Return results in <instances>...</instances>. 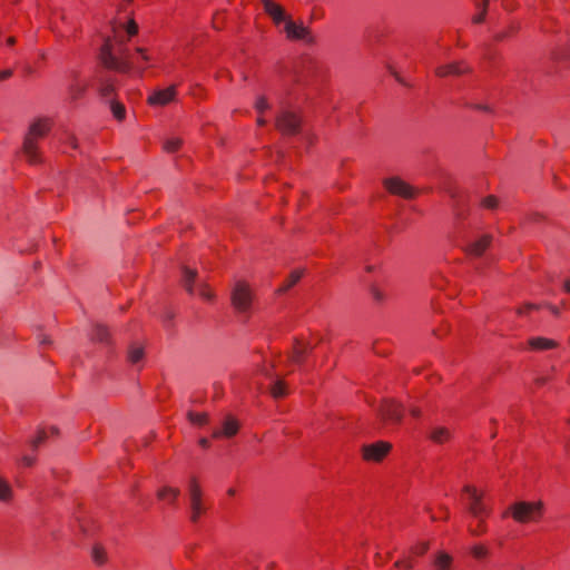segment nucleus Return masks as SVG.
Instances as JSON below:
<instances>
[{"label": "nucleus", "instance_id": "obj_17", "mask_svg": "<svg viewBox=\"0 0 570 570\" xmlns=\"http://www.w3.org/2000/svg\"><path fill=\"white\" fill-rule=\"evenodd\" d=\"M491 236L483 235L468 246V253L473 256L482 255L491 244Z\"/></svg>", "mask_w": 570, "mask_h": 570}, {"label": "nucleus", "instance_id": "obj_21", "mask_svg": "<svg viewBox=\"0 0 570 570\" xmlns=\"http://www.w3.org/2000/svg\"><path fill=\"white\" fill-rule=\"evenodd\" d=\"M180 494V490L178 488H173L169 485H165L157 492V498L161 501L174 503Z\"/></svg>", "mask_w": 570, "mask_h": 570}, {"label": "nucleus", "instance_id": "obj_45", "mask_svg": "<svg viewBox=\"0 0 570 570\" xmlns=\"http://www.w3.org/2000/svg\"><path fill=\"white\" fill-rule=\"evenodd\" d=\"M68 142L70 144V146L76 149L77 148V139L73 137V136H68Z\"/></svg>", "mask_w": 570, "mask_h": 570}, {"label": "nucleus", "instance_id": "obj_47", "mask_svg": "<svg viewBox=\"0 0 570 570\" xmlns=\"http://www.w3.org/2000/svg\"><path fill=\"white\" fill-rule=\"evenodd\" d=\"M563 288L567 293H570V279H567L563 284Z\"/></svg>", "mask_w": 570, "mask_h": 570}, {"label": "nucleus", "instance_id": "obj_41", "mask_svg": "<svg viewBox=\"0 0 570 570\" xmlns=\"http://www.w3.org/2000/svg\"><path fill=\"white\" fill-rule=\"evenodd\" d=\"M428 550H429V543L428 542L417 543V544H415L412 548V552L417 554V556L424 554Z\"/></svg>", "mask_w": 570, "mask_h": 570}, {"label": "nucleus", "instance_id": "obj_4", "mask_svg": "<svg viewBox=\"0 0 570 570\" xmlns=\"http://www.w3.org/2000/svg\"><path fill=\"white\" fill-rule=\"evenodd\" d=\"M188 498L190 508V521L196 523L206 512V505L203 500V491L196 478H191L188 483Z\"/></svg>", "mask_w": 570, "mask_h": 570}, {"label": "nucleus", "instance_id": "obj_34", "mask_svg": "<svg viewBox=\"0 0 570 570\" xmlns=\"http://www.w3.org/2000/svg\"><path fill=\"white\" fill-rule=\"evenodd\" d=\"M271 393L275 399H279L286 395L285 383L281 380L276 381L271 389Z\"/></svg>", "mask_w": 570, "mask_h": 570}, {"label": "nucleus", "instance_id": "obj_24", "mask_svg": "<svg viewBox=\"0 0 570 570\" xmlns=\"http://www.w3.org/2000/svg\"><path fill=\"white\" fill-rule=\"evenodd\" d=\"M452 564V557L445 552H439L434 559L435 570H450Z\"/></svg>", "mask_w": 570, "mask_h": 570}, {"label": "nucleus", "instance_id": "obj_33", "mask_svg": "<svg viewBox=\"0 0 570 570\" xmlns=\"http://www.w3.org/2000/svg\"><path fill=\"white\" fill-rule=\"evenodd\" d=\"M181 146V139L178 137H170L164 142V150L167 153H176Z\"/></svg>", "mask_w": 570, "mask_h": 570}, {"label": "nucleus", "instance_id": "obj_42", "mask_svg": "<svg viewBox=\"0 0 570 570\" xmlns=\"http://www.w3.org/2000/svg\"><path fill=\"white\" fill-rule=\"evenodd\" d=\"M11 76H12L11 69L2 70V71H0V81L6 80V79L10 78Z\"/></svg>", "mask_w": 570, "mask_h": 570}, {"label": "nucleus", "instance_id": "obj_9", "mask_svg": "<svg viewBox=\"0 0 570 570\" xmlns=\"http://www.w3.org/2000/svg\"><path fill=\"white\" fill-rule=\"evenodd\" d=\"M383 185L385 189L394 196L406 199L415 196V189L400 177H389L384 179Z\"/></svg>", "mask_w": 570, "mask_h": 570}, {"label": "nucleus", "instance_id": "obj_49", "mask_svg": "<svg viewBox=\"0 0 570 570\" xmlns=\"http://www.w3.org/2000/svg\"><path fill=\"white\" fill-rule=\"evenodd\" d=\"M235 493H236V490H235L234 488H229V489L227 490V494H228L229 497L235 495Z\"/></svg>", "mask_w": 570, "mask_h": 570}, {"label": "nucleus", "instance_id": "obj_8", "mask_svg": "<svg viewBox=\"0 0 570 570\" xmlns=\"http://www.w3.org/2000/svg\"><path fill=\"white\" fill-rule=\"evenodd\" d=\"M392 445L386 441H377L362 446V458L367 462H381L391 451Z\"/></svg>", "mask_w": 570, "mask_h": 570}, {"label": "nucleus", "instance_id": "obj_7", "mask_svg": "<svg viewBox=\"0 0 570 570\" xmlns=\"http://www.w3.org/2000/svg\"><path fill=\"white\" fill-rule=\"evenodd\" d=\"M464 492L469 497V511L475 518H484L489 514V509L483 502V493L473 485H465Z\"/></svg>", "mask_w": 570, "mask_h": 570}, {"label": "nucleus", "instance_id": "obj_39", "mask_svg": "<svg viewBox=\"0 0 570 570\" xmlns=\"http://www.w3.org/2000/svg\"><path fill=\"white\" fill-rule=\"evenodd\" d=\"M268 108H269V106H268L267 100L265 99V97H258L256 102H255V109L257 110V112L262 114L265 110H267Z\"/></svg>", "mask_w": 570, "mask_h": 570}, {"label": "nucleus", "instance_id": "obj_38", "mask_svg": "<svg viewBox=\"0 0 570 570\" xmlns=\"http://www.w3.org/2000/svg\"><path fill=\"white\" fill-rule=\"evenodd\" d=\"M371 295H372L373 299L379 303L383 302L386 297V295L376 285H373L371 287Z\"/></svg>", "mask_w": 570, "mask_h": 570}, {"label": "nucleus", "instance_id": "obj_16", "mask_svg": "<svg viewBox=\"0 0 570 570\" xmlns=\"http://www.w3.org/2000/svg\"><path fill=\"white\" fill-rule=\"evenodd\" d=\"M468 70L463 62H451L436 68L435 73L439 77H446L452 75H461Z\"/></svg>", "mask_w": 570, "mask_h": 570}, {"label": "nucleus", "instance_id": "obj_18", "mask_svg": "<svg viewBox=\"0 0 570 570\" xmlns=\"http://www.w3.org/2000/svg\"><path fill=\"white\" fill-rule=\"evenodd\" d=\"M528 344L532 351H547L558 346V343L554 340L547 337H531L528 341Z\"/></svg>", "mask_w": 570, "mask_h": 570}, {"label": "nucleus", "instance_id": "obj_52", "mask_svg": "<svg viewBox=\"0 0 570 570\" xmlns=\"http://www.w3.org/2000/svg\"><path fill=\"white\" fill-rule=\"evenodd\" d=\"M534 307H535V306H534V305H531V304L525 306V308H527V309H531V308H534Z\"/></svg>", "mask_w": 570, "mask_h": 570}, {"label": "nucleus", "instance_id": "obj_11", "mask_svg": "<svg viewBox=\"0 0 570 570\" xmlns=\"http://www.w3.org/2000/svg\"><path fill=\"white\" fill-rule=\"evenodd\" d=\"M265 13L272 19L275 26L286 23L289 17L286 14L284 8L273 0H259Z\"/></svg>", "mask_w": 570, "mask_h": 570}, {"label": "nucleus", "instance_id": "obj_26", "mask_svg": "<svg viewBox=\"0 0 570 570\" xmlns=\"http://www.w3.org/2000/svg\"><path fill=\"white\" fill-rule=\"evenodd\" d=\"M302 271H293L286 282L279 287L278 292L283 293L293 287L302 278Z\"/></svg>", "mask_w": 570, "mask_h": 570}, {"label": "nucleus", "instance_id": "obj_25", "mask_svg": "<svg viewBox=\"0 0 570 570\" xmlns=\"http://www.w3.org/2000/svg\"><path fill=\"white\" fill-rule=\"evenodd\" d=\"M144 357V347L138 345V344H134L129 347L128 350V361L131 363V364H137L138 362H140Z\"/></svg>", "mask_w": 570, "mask_h": 570}, {"label": "nucleus", "instance_id": "obj_48", "mask_svg": "<svg viewBox=\"0 0 570 570\" xmlns=\"http://www.w3.org/2000/svg\"><path fill=\"white\" fill-rule=\"evenodd\" d=\"M14 42H16L14 37H9V38L7 39V45H8V46H13V45H14Z\"/></svg>", "mask_w": 570, "mask_h": 570}, {"label": "nucleus", "instance_id": "obj_35", "mask_svg": "<svg viewBox=\"0 0 570 570\" xmlns=\"http://www.w3.org/2000/svg\"><path fill=\"white\" fill-rule=\"evenodd\" d=\"M488 2L489 0H482L480 3H476V8L480 11L472 18L474 23H481L484 20Z\"/></svg>", "mask_w": 570, "mask_h": 570}, {"label": "nucleus", "instance_id": "obj_23", "mask_svg": "<svg viewBox=\"0 0 570 570\" xmlns=\"http://www.w3.org/2000/svg\"><path fill=\"white\" fill-rule=\"evenodd\" d=\"M13 498V491L9 482L0 476V502L9 503Z\"/></svg>", "mask_w": 570, "mask_h": 570}, {"label": "nucleus", "instance_id": "obj_20", "mask_svg": "<svg viewBox=\"0 0 570 570\" xmlns=\"http://www.w3.org/2000/svg\"><path fill=\"white\" fill-rule=\"evenodd\" d=\"M309 351V347L307 344H305L304 342H296L294 347H293V351H292V354H291V362L294 363V364H301L305 356L307 355Z\"/></svg>", "mask_w": 570, "mask_h": 570}, {"label": "nucleus", "instance_id": "obj_43", "mask_svg": "<svg viewBox=\"0 0 570 570\" xmlns=\"http://www.w3.org/2000/svg\"><path fill=\"white\" fill-rule=\"evenodd\" d=\"M395 566L396 567L404 566V568H406V569H412L413 563L411 562V560H403V561H396Z\"/></svg>", "mask_w": 570, "mask_h": 570}, {"label": "nucleus", "instance_id": "obj_32", "mask_svg": "<svg viewBox=\"0 0 570 570\" xmlns=\"http://www.w3.org/2000/svg\"><path fill=\"white\" fill-rule=\"evenodd\" d=\"M110 109L114 115V117L117 120H122L126 117V109L125 106L119 101H111Z\"/></svg>", "mask_w": 570, "mask_h": 570}, {"label": "nucleus", "instance_id": "obj_2", "mask_svg": "<svg viewBox=\"0 0 570 570\" xmlns=\"http://www.w3.org/2000/svg\"><path fill=\"white\" fill-rule=\"evenodd\" d=\"M51 126L52 122L49 118H38L30 124L22 147L23 155L29 164L37 165L42 161L38 141L50 131Z\"/></svg>", "mask_w": 570, "mask_h": 570}, {"label": "nucleus", "instance_id": "obj_31", "mask_svg": "<svg viewBox=\"0 0 570 570\" xmlns=\"http://www.w3.org/2000/svg\"><path fill=\"white\" fill-rule=\"evenodd\" d=\"M91 557L97 564H104L107 561L106 550L98 544L92 548Z\"/></svg>", "mask_w": 570, "mask_h": 570}, {"label": "nucleus", "instance_id": "obj_44", "mask_svg": "<svg viewBox=\"0 0 570 570\" xmlns=\"http://www.w3.org/2000/svg\"><path fill=\"white\" fill-rule=\"evenodd\" d=\"M33 461H35V459H33V458H31V456H24V458L22 459V463H23L24 465H27V466L32 465V464H33Z\"/></svg>", "mask_w": 570, "mask_h": 570}, {"label": "nucleus", "instance_id": "obj_12", "mask_svg": "<svg viewBox=\"0 0 570 570\" xmlns=\"http://www.w3.org/2000/svg\"><path fill=\"white\" fill-rule=\"evenodd\" d=\"M403 407L393 400H384L380 407L381 417L384 421L397 423L403 416Z\"/></svg>", "mask_w": 570, "mask_h": 570}, {"label": "nucleus", "instance_id": "obj_46", "mask_svg": "<svg viewBox=\"0 0 570 570\" xmlns=\"http://www.w3.org/2000/svg\"><path fill=\"white\" fill-rule=\"evenodd\" d=\"M198 443H199V445H200L202 448H204V449H206V448H208V446H209V441H208V439H206V438H202V439L199 440V442H198Z\"/></svg>", "mask_w": 570, "mask_h": 570}, {"label": "nucleus", "instance_id": "obj_3", "mask_svg": "<svg viewBox=\"0 0 570 570\" xmlns=\"http://www.w3.org/2000/svg\"><path fill=\"white\" fill-rule=\"evenodd\" d=\"M509 514L518 523H538L544 514L542 501H518L510 505Z\"/></svg>", "mask_w": 570, "mask_h": 570}, {"label": "nucleus", "instance_id": "obj_28", "mask_svg": "<svg viewBox=\"0 0 570 570\" xmlns=\"http://www.w3.org/2000/svg\"><path fill=\"white\" fill-rule=\"evenodd\" d=\"M187 417L189 422L194 425L203 426L208 422V415L205 412L196 413L188 412Z\"/></svg>", "mask_w": 570, "mask_h": 570}, {"label": "nucleus", "instance_id": "obj_37", "mask_svg": "<svg viewBox=\"0 0 570 570\" xmlns=\"http://www.w3.org/2000/svg\"><path fill=\"white\" fill-rule=\"evenodd\" d=\"M482 207L493 209L498 206V199L494 196H488L481 202Z\"/></svg>", "mask_w": 570, "mask_h": 570}, {"label": "nucleus", "instance_id": "obj_30", "mask_svg": "<svg viewBox=\"0 0 570 570\" xmlns=\"http://www.w3.org/2000/svg\"><path fill=\"white\" fill-rule=\"evenodd\" d=\"M108 336H109V332H108V330L105 326L96 325L92 328L91 338L94 341L105 342V341H107Z\"/></svg>", "mask_w": 570, "mask_h": 570}, {"label": "nucleus", "instance_id": "obj_29", "mask_svg": "<svg viewBox=\"0 0 570 570\" xmlns=\"http://www.w3.org/2000/svg\"><path fill=\"white\" fill-rule=\"evenodd\" d=\"M98 91L102 98H108L114 94L115 85L110 79H105L100 82Z\"/></svg>", "mask_w": 570, "mask_h": 570}, {"label": "nucleus", "instance_id": "obj_6", "mask_svg": "<svg viewBox=\"0 0 570 570\" xmlns=\"http://www.w3.org/2000/svg\"><path fill=\"white\" fill-rule=\"evenodd\" d=\"M253 301V293L249 288L248 284L245 282L238 281L232 293V302L234 307L240 312L245 313L249 311Z\"/></svg>", "mask_w": 570, "mask_h": 570}, {"label": "nucleus", "instance_id": "obj_5", "mask_svg": "<svg viewBox=\"0 0 570 570\" xmlns=\"http://www.w3.org/2000/svg\"><path fill=\"white\" fill-rule=\"evenodd\" d=\"M197 273L194 269L185 267L183 271V285L188 294L197 295L204 299H212V289L205 283L195 285Z\"/></svg>", "mask_w": 570, "mask_h": 570}, {"label": "nucleus", "instance_id": "obj_15", "mask_svg": "<svg viewBox=\"0 0 570 570\" xmlns=\"http://www.w3.org/2000/svg\"><path fill=\"white\" fill-rule=\"evenodd\" d=\"M238 422L234 417L228 416L225 419L223 428L213 432V438H232L238 432Z\"/></svg>", "mask_w": 570, "mask_h": 570}, {"label": "nucleus", "instance_id": "obj_1", "mask_svg": "<svg viewBox=\"0 0 570 570\" xmlns=\"http://www.w3.org/2000/svg\"><path fill=\"white\" fill-rule=\"evenodd\" d=\"M102 65L118 72H129L130 70L141 71L150 62V56L141 47L131 49L124 42L120 31L115 30L112 39H107L100 51Z\"/></svg>", "mask_w": 570, "mask_h": 570}, {"label": "nucleus", "instance_id": "obj_27", "mask_svg": "<svg viewBox=\"0 0 570 570\" xmlns=\"http://www.w3.org/2000/svg\"><path fill=\"white\" fill-rule=\"evenodd\" d=\"M58 430L51 426L49 430H39L35 439L32 440V446L38 448L48 436L57 434Z\"/></svg>", "mask_w": 570, "mask_h": 570}, {"label": "nucleus", "instance_id": "obj_50", "mask_svg": "<svg viewBox=\"0 0 570 570\" xmlns=\"http://www.w3.org/2000/svg\"><path fill=\"white\" fill-rule=\"evenodd\" d=\"M411 414H412L413 416H419V415H420V412H419V410H416V409H412V410H411Z\"/></svg>", "mask_w": 570, "mask_h": 570}, {"label": "nucleus", "instance_id": "obj_22", "mask_svg": "<svg viewBox=\"0 0 570 570\" xmlns=\"http://www.w3.org/2000/svg\"><path fill=\"white\" fill-rule=\"evenodd\" d=\"M451 431L445 426H435L430 434L433 442L442 444L451 439Z\"/></svg>", "mask_w": 570, "mask_h": 570}, {"label": "nucleus", "instance_id": "obj_10", "mask_svg": "<svg viewBox=\"0 0 570 570\" xmlns=\"http://www.w3.org/2000/svg\"><path fill=\"white\" fill-rule=\"evenodd\" d=\"M301 125V118L295 112L285 110L276 119L277 129L285 135H294Z\"/></svg>", "mask_w": 570, "mask_h": 570}, {"label": "nucleus", "instance_id": "obj_14", "mask_svg": "<svg viewBox=\"0 0 570 570\" xmlns=\"http://www.w3.org/2000/svg\"><path fill=\"white\" fill-rule=\"evenodd\" d=\"M284 31L289 40H305L309 36V30L302 23H295L291 19L286 21Z\"/></svg>", "mask_w": 570, "mask_h": 570}, {"label": "nucleus", "instance_id": "obj_19", "mask_svg": "<svg viewBox=\"0 0 570 570\" xmlns=\"http://www.w3.org/2000/svg\"><path fill=\"white\" fill-rule=\"evenodd\" d=\"M88 82L85 79L75 77L72 83L69 86L68 92L72 100L81 98L87 91Z\"/></svg>", "mask_w": 570, "mask_h": 570}, {"label": "nucleus", "instance_id": "obj_40", "mask_svg": "<svg viewBox=\"0 0 570 570\" xmlns=\"http://www.w3.org/2000/svg\"><path fill=\"white\" fill-rule=\"evenodd\" d=\"M471 551L472 554L478 559L484 558L488 553L487 548L481 544L474 546Z\"/></svg>", "mask_w": 570, "mask_h": 570}, {"label": "nucleus", "instance_id": "obj_13", "mask_svg": "<svg viewBox=\"0 0 570 570\" xmlns=\"http://www.w3.org/2000/svg\"><path fill=\"white\" fill-rule=\"evenodd\" d=\"M177 91L175 86H169L164 89L155 90L149 95L147 101L150 106L154 107H163L174 101L176 98Z\"/></svg>", "mask_w": 570, "mask_h": 570}, {"label": "nucleus", "instance_id": "obj_36", "mask_svg": "<svg viewBox=\"0 0 570 570\" xmlns=\"http://www.w3.org/2000/svg\"><path fill=\"white\" fill-rule=\"evenodd\" d=\"M125 31H126L128 38H131L132 36L137 35L138 24L135 22L134 19H130L127 21V23L125 26Z\"/></svg>", "mask_w": 570, "mask_h": 570}, {"label": "nucleus", "instance_id": "obj_51", "mask_svg": "<svg viewBox=\"0 0 570 570\" xmlns=\"http://www.w3.org/2000/svg\"><path fill=\"white\" fill-rule=\"evenodd\" d=\"M257 124H258L259 126H263V125L265 124V120H264L262 117H258V118H257Z\"/></svg>", "mask_w": 570, "mask_h": 570}, {"label": "nucleus", "instance_id": "obj_53", "mask_svg": "<svg viewBox=\"0 0 570 570\" xmlns=\"http://www.w3.org/2000/svg\"><path fill=\"white\" fill-rule=\"evenodd\" d=\"M366 271H367V272H372V271H373V267H372V266H367V267H366Z\"/></svg>", "mask_w": 570, "mask_h": 570}]
</instances>
